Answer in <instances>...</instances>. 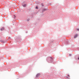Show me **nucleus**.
<instances>
[{"mask_svg":"<svg viewBox=\"0 0 79 79\" xmlns=\"http://www.w3.org/2000/svg\"><path fill=\"white\" fill-rule=\"evenodd\" d=\"M67 76H68V77H69V76H70L69 75H68V74L67 75Z\"/></svg>","mask_w":79,"mask_h":79,"instance_id":"nucleus-7","label":"nucleus"},{"mask_svg":"<svg viewBox=\"0 0 79 79\" xmlns=\"http://www.w3.org/2000/svg\"><path fill=\"white\" fill-rule=\"evenodd\" d=\"M40 76V74H38L37 75H36V77H38V76Z\"/></svg>","mask_w":79,"mask_h":79,"instance_id":"nucleus-4","label":"nucleus"},{"mask_svg":"<svg viewBox=\"0 0 79 79\" xmlns=\"http://www.w3.org/2000/svg\"><path fill=\"white\" fill-rule=\"evenodd\" d=\"M77 34H76V35L75 36H74V38L75 39V38H76V37H77Z\"/></svg>","mask_w":79,"mask_h":79,"instance_id":"nucleus-3","label":"nucleus"},{"mask_svg":"<svg viewBox=\"0 0 79 79\" xmlns=\"http://www.w3.org/2000/svg\"><path fill=\"white\" fill-rule=\"evenodd\" d=\"M27 6V4H24V5H23V7H26V6Z\"/></svg>","mask_w":79,"mask_h":79,"instance_id":"nucleus-2","label":"nucleus"},{"mask_svg":"<svg viewBox=\"0 0 79 79\" xmlns=\"http://www.w3.org/2000/svg\"><path fill=\"white\" fill-rule=\"evenodd\" d=\"M36 9H38V7H37V6H36Z\"/></svg>","mask_w":79,"mask_h":79,"instance_id":"nucleus-6","label":"nucleus"},{"mask_svg":"<svg viewBox=\"0 0 79 79\" xmlns=\"http://www.w3.org/2000/svg\"><path fill=\"white\" fill-rule=\"evenodd\" d=\"M15 18H14V19H15Z\"/></svg>","mask_w":79,"mask_h":79,"instance_id":"nucleus-10","label":"nucleus"},{"mask_svg":"<svg viewBox=\"0 0 79 79\" xmlns=\"http://www.w3.org/2000/svg\"><path fill=\"white\" fill-rule=\"evenodd\" d=\"M49 58H50L49 59H50L51 60L50 62H52V61H53V60L52 59V58L50 57Z\"/></svg>","mask_w":79,"mask_h":79,"instance_id":"nucleus-1","label":"nucleus"},{"mask_svg":"<svg viewBox=\"0 0 79 79\" xmlns=\"http://www.w3.org/2000/svg\"><path fill=\"white\" fill-rule=\"evenodd\" d=\"M3 30H4V28H2L1 29V31H3Z\"/></svg>","mask_w":79,"mask_h":79,"instance_id":"nucleus-5","label":"nucleus"},{"mask_svg":"<svg viewBox=\"0 0 79 79\" xmlns=\"http://www.w3.org/2000/svg\"><path fill=\"white\" fill-rule=\"evenodd\" d=\"M77 31H79V29H77Z\"/></svg>","mask_w":79,"mask_h":79,"instance_id":"nucleus-8","label":"nucleus"},{"mask_svg":"<svg viewBox=\"0 0 79 79\" xmlns=\"http://www.w3.org/2000/svg\"><path fill=\"white\" fill-rule=\"evenodd\" d=\"M14 16L15 17V15H14Z\"/></svg>","mask_w":79,"mask_h":79,"instance_id":"nucleus-9","label":"nucleus"}]
</instances>
